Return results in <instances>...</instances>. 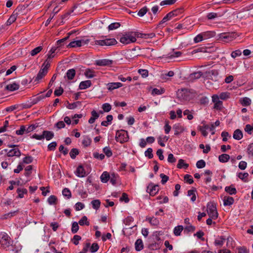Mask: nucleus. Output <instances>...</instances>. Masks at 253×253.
Listing matches in <instances>:
<instances>
[{"label":"nucleus","mask_w":253,"mask_h":253,"mask_svg":"<svg viewBox=\"0 0 253 253\" xmlns=\"http://www.w3.org/2000/svg\"><path fill=\"white\" fill-rule=\"evenodd\" d=\"M75 173L76 175L79 177H83L86 175L85 170L81 164L79 165L77 167Z\"/></svg>","instance_id":"f8f14e48"},{"label":"nucleus","mask_w":253,"mask_h":253,"mask_svg":"<svg viewBox=\"0 0 253 253\" xmlns=\"http://www.w3.org/2000/svg\"><path fill=\"white\" fill-rule=\"evenodd\" d=\"M42 46H38L33 50H31L30 54L32 56H34L38 54L39 52H40L42 50Z\"/></svg>","instance_id":"79ce46f5"},{"label":"nucleus","mask_w":253,"mask_h":253,"mask_svg":"<svg viewBox=\"0 0 253 253\" xmlns=\"http://www.w3.org/2000/svg\"><path fill=\"white\" fill-rule=\"evenodd\" d=\"M120 201H124L126 203H127L129 201V199L128 197V195L126 193L122 194V197L120 199Z\"/></svg>","instance_id":"bf43d9fd"},{"label":"nucleus","mask_w":253,"mask_h":253,"mask_svg":"<svg viewBox=\"0 0 253 253\" xmlns=\"http://www.w3.org/2000/svg\"><path fill=\"white\" fill-rule=\"evenodd\" d=\"M94 73L95 72L93 70L88 68L85 70L84 75L86 77L91 79L95 76Z\"/></svg>","instance_id":"c756f323"},{"label":"nucleus","mask_w":253,"mask_h":253,"mask_svg":"<svg viewBox=\"0 0 253 253\" xmlns=\"http://www.w3.org/2000/svg\"><path fill=\"white\" fill-rule=\"evenodd\" d=\"M176 1V0H165L161 2L160 5L163 6L165 5H172Z\"/></svg>","instance_id":"5fc2aeb1"},{"label":"nucleus","mask_w":253,"mask_h":253,"mask_svg":"<svg viewBox=\"0 0 253 253\" xmlns=\"http://www.w3.org/2000/svg\"><path fill=\"white\" fill-rule=\"evenodd\" d=\"M81 41L78 40L70 42L67 45V48H72L81 46Z\"/></svg>","instance_id":"c85d7f7f"},{"label":"nucleus","mask_w":253,"mask_h":253,"mask_svg":"<svg viewBox=\"0 0 253 253\" xmlns=\"http://www.w3.org/2000/svg\"><path fill=\"white\" fill-rule=\"evenodd\" d=\"M82 239L81 236L75 235L74 236L73 238L72 239V242L75 245H78L79 243V241Z\"/></svg>","instance_id":"6e6d98bb"},{"label":"nucleus","mask_w":253,"mask_h":253,"mask_svg":"<svg viewBox=\"0 0 253 253\" xmlns=\"http://www.w3.org/2000/svg\"><path fill=\"white\" fill-rule=\"evenodd\" d=\"M189 164L185 163L184 160L180 159L178 160V164H177L176 167L178 169H186L189 167Z\"/></svg>","instance_id":"6ab92c4d"},{"label":"nucleus","mask_w":253,"mask_h":253,"mask_svg":"<svg viewBox=\"0 0 253 253\" xmlns=\"http://www.w3.org/2000/svg\"><path fill=\"white\" fill-rule=\"evenodd\" d=\"M50 66V64L49 63V61H47V59H46L42 65V67H43L41 68L39 71L37 76L35 79V82H38L39 80L42 79L47 74L48 69Z\"/></svg>","instance_id":"7ed1b4c3"},{"label":"nucleus","mask_w":253,"mask_h":253,"mask_svg":"<svg viewBox=\"0 0 253 253\" xmlns=\"http://www.w3.org/2000/svg\"><path fill=\"white\" fill-rule=\"evenodd\" d=\"M248 176L249 174L247 172H239L238 174V177L245 182H248Z\"/></svg>","instance_id":"2f4dec72"},{"label":"nucleus","mask_w":253,"mask_h":253,"mask_svg":"<svg viewBox=\"0 0 253 253\" xmlns=\"http://www.w3.org/2000/svg\"><path fill=\"white\" fill-rule=\"evenodd\" d=\"M110 182L112 185H115L118 180H120V176L118 174L113 172L110 175Z\"/></svg>","instance_id":"dca6fc26"},{"label":"nucleus","mask_w":253,"mask_h":253,"mask_svg":"<svg viewBox=\"0 0 253 253\" xmlns=\"http://www.w3.org/2000/svg\"><path fill=\"white\" fill-rule=\"evenodd\" d=\"M242 51L240 49H237L232 52L231 56L232 58H235L236 57L239 56L241 55Z\"/></svg>","instance_id":"69168bd1"},{"label":"nucleus","mask_w":253,"mask_h":253,"mask_svg":"<svg viewBox=\"0 0 253 253\" xmlns=\"http://www.w3.org/2000/svg\"><path fill=\"white\" fill-rule=\"evenodd\" d=\"M146 191L149 193L150 196H154L158 193L159 191V185L150 182L147 187Z\"/></svg>","instance_id":"1a4fd4ad"},{"label":"nucleus","mask_w":253,"mask_h":253,"mask_svg":"<svg viewBox=\"0 0 253 253\" xmlns=\"http://www.w3.org/2000/svg\"><path fill=\"white\" fill-rule=\"evenodd\" d=\"M115 139L121 144L128 141L129 135L127 130L120 129L116 131Z\"/></svg>","instance_id":"f257e3e1"},{"label":"nucleus","mask_w":253,"mask_h":253,"mask_svg":"<svg viewBox=\"0 0 253 253\" xmlns=\"http://www.w3.org/2000/svg\"><path fill=\"white\" fill-rule=\"evenodd\" d=\"M126 35L128 36L127 38H128L129 43L135 42L136 41V32H128L126 33Z\"/></svg>","instance_id":"ddd939ff"},{"label":"nucleus","mask_w":253,"mask_h":253,"mask_svg":"<svg viewBox=\"0 0 253 253\" xmlns=\"http://www.w3.org/2000/svg\"><path fill=\"white\" fill-rule=\"evenodd\" d=\"M177 98L182 101H190V90L186 88H181L177 91Z\"/></svg>","instance_id":"39448f33"},{"label":"nucleus","mask_w":253,"mask_h":253,"mask_svg":"<svg viewBox=\"0 0 253 253\" xmlns=\"http://www.w3.org/2000/svg\"><path fill=\"white\" fill-rule=\"evenodd\" d=\"M78 223L81 226H83L84 225H86L88 226L89 225V222L87 220V218L86 216H83L82 218L79 220Z\"/></svg>","instance_id":"58836bf2"},{"label":"nucleus","mask_w":253,"mask_h":253,"mask_svg":"<svg viewBox=\"0 0 253 253\" xmlns=\"http://www.w3.org/2000/svg\"><path fill=\"white\" fill-rule=\"evenodd\" d=\"M236 36V34L235 33H221L218 35L217 40L223 42H228L235 39Z\"/></svg>","instance_id":"0eeeda50"},{"label":"nucleus","mask_w":253,"mask_h":253,"mask_svg":"<svg viewBox=\"0 0 253 253\" xmlns=\"http://www.w3.org/2000/svg\"><path fill=\"white\" fill-rule=\"evenodd\" d=\"M160 176L162 178L161 183L162 184H165L169 180V176L164 173L160 174Z\"/></svg>","instance_id":"338daca9"},{"label":"nucleus","mask_w":253,"mask_h":253,"mask_svg":"<svg viewBox=\"0 0 253 253\" xmlns=\"http://www.w3.org/2000/svg\"><path fill=\"white\" fill-rule=\"evenodd\" d=\"M47 201L49 205H56L57 204V198L54 195H51L48 198Z\"/></svg>","instance_id":"37998d69"},{"label":"nucleus","mask_w":253,"mask_h":253,"mask_svg":"<svg viewBox=\"0 0 253 253\" xmlns=\"http://www.w3.org/2000/svg\"><path fill=\"white\" fill-rule=\"evenodd\" d=\"M183 230V227L182 225H178L176 226L173 231L174 234L175 236H179L181 232Z\"/></svg>","instance_id":"a19ab883"},{"label":"nucleus","mask_w":253,"mask_h":253,"mask_svg":"<svg viewBox=\"0 0 253 253\" xmlns=\"http://www.w3.org/2000/svg\"><path fill=\"white\" fill-rule=\"evenodd\" d=\"M79 229V223L76 221L72 223L71 231L73 234L78 232Z\"/></svg>","instance_id":"a18cd8bd"},{"label":"nucleus","mask_w":253,"mask_h":253,"mask_svg":"<svg viewBox=\"0 0 253 253\" xmlns=\"http://www.w3.org/2000/svg\"><path fill=\"white\" fill-rule=\"evenodd\" d=\"M144 248L142 240L141 239H138L135 243V249L136 251H140Z\"/></svg>","instance_id":"4be33fe9"},{"label":"nucleus","mask_w":253,"mask_h":253,"mask_svg":"<svg viewBox=\"0 0 253 253\" xmlns=\"http://www.w3.org/2000/svg\"><path fill=\"white\" fill-rule=\"evenodd\" d=\"M76 75V71L74 69H71L67 71L66 73V77L69 80H73Z\"/></svg>","instance_id":"a878e982"},{"label":"nucleus","mask_w":253,"mask_h":253,"mask_svg":"<svg viewBox=\"0 0 253 253\" xmlns=\"http://www.w3.org/2000/svg\"><path fill=\"white\" fill-rule=\"evenodd\" d=\"M62 194L64 196L66 197L68 199H70L72 196L70 190L67 188H65L63 189L62 191Z\"/></svg>","instance_id":"49530a36"},{"label":"nucleus","mask_w":253,"mask_h":253,"mask_svg":"<svg viewBox=\"0 0 253 253\" xmlns=\"http://www.w3.org/2000/svg\"><path fill=\"white\" fill-rule=\"evenodd\" d=\"M13 241L6 233H0V247L5 249L12 245Z\"/></svg>","instance_id":"f03ea898"},{"label":"nucleus","mask_w":253,"mask_h":253,"mask_svg":"<svg viewBox=\"0 0 253 253\" xmlns=\"http://www.w3.org/2000/svg\"><path fill=\"white\" fill-rule=\"evenodd\" d=\"M203 75L201 71L194 72L191 73V82H193L197 79H199Z\"/></svg>","instance_id":"bb28decb"},{"label":"nucleus","mask_w":253,"mask_h":253,"mask_svg":"<svg viewBox=\"0 0 253 253\" xmlns=\"http://www.w3.org/2000/svg\"><path fill=\"white\" fill-rule=\"evenodd\" d=\"M43 139L45 138L46 140H50L54 136V134L52 131L48 130H43L42 131Z\"/></svg>","instance_id":"aec40b11"},{"label":"nucleus","mask_w":253,"mask_h":253,"mask_svg":"<svg viewBox=\"0 0 253 253\" xmlns=\"http://www.w3.org/2000/svg\"><path fill=\"white\" fill-rule=\"evenodd\" d=\"M16 192L18 194L16 197L17 198H23L24 197V194H27L28 191L26 188H17Z\"/></svg>","instance_id":"b1692460"},{"label":"nucleus","mask_w":253,"mask_h":253,"mask_svg":"<svg viewBox=\"0 0 253 253\" xmlns=\"http://www.w3.org/2000/svg\"><path fill=\"white\" fill-rule=\"evenodd\" d=\"M102 108L105 112H109L112 108L111 105L109 103H104L102 105Z\"/></svg>","instance_id":"4d7b16f0"},{"label":"nucleus","mask_w":253,"mask_h":253,"mask_svg":"<svg viewBox=\"0 0 253 253\" xmlns=\"http://www.w3.org/2000/svg\"><path fill=\"white\" fill-rule=\"evenodd\" d=\"M103 152L107 157H110L112 156V152L109 147H105L103 149Z\"/></svg>","instance_id":"09e8293b"},{"label":"nucleus","mask_w":253,"mask_h":253,"mask_svg":"<svg viewBox=\"0 0 253 253\" xmlns=\"http://www.w3.org/2000/svg\"><path fill=\"white\" fill-rule=\"evenodd\" d=\"M148 10L146 6H144L138 11L137 14L138 16L142 17L148 12Z\"/></svg>","instance_id":"8fccbe9b"},{"label":"nucleus","mask_w":253,"mask_h":253,"mask_svg":"<svg viewBox=\"0 0 253 253\" xmlns=\"http://www.w3.org/2000/svg\"><path fill=\"white\" fill-rule=\"evenodd\" d=\"M63 92V88L61 86H60L58 89H56L54 90V94L55 96H59L62 94Z\"/></svg>","instance_id":"680f3d73"},{"label":"nucleus","mask_w":253,"mask_h":253,"mask_svg":"<svg viewBox=\"0 0 253 253\" xmlns=\"http://www.w3.org/2000/svg\"><path fill=\"white\" fill-rule=\"evenodd\" d=\"M19 88V85L16 83H14L12 84L7 85L5 87V89L10 91H14L15 90H18Z\"/></svg>","instance_id":"4468645a"},{"label":"nucleus","mask_w":253,"mask_h":253,"mask_svg":"<svg viewBox=\"0 0 253 253\" xmlns=\"http://www.w3.org/2000/svg\"><path fill=\"white\" fill-rule=\"evenodd\" d=\"M18 212H19V210H16L15 211H14L12 212H10L9 213L5 214L3 215H2L1 219H6L8 218V217H11L14 216H15L18 213Z\"/></svg>","instance_id":"c9c22d12"},{"label":"nucleus","mask_w":253,"mask_h":253,"mask_svg":"<svg viewBox=\"0 0 253 253\" xmlns=\"http://www.w3.org/2000/svg\"><path fill=\"white\" fill-rule=\"evenodd\" d=\"M240 103L243 106H248L251 104V100L248 97H244L240 100Z\"/></svg>","instance_id":"4c0bfd02"},{"label":"nucleus","mask_w":253,"mask_h":253,"mask_svg":"<svg viewBox=\"0 0 253 253\" xmlns=\"http://www.w3.org/2000/svg\"><path fill=\"white\" fill-rule=\"evenodd\" d=\"M80 151L77 148H72L70 153V156L72 159H75L76 156L79 154Z\"/></svg>","instance_id":"f704fd0d"},{"label":"nucleus","mask_w":253,"mask_h":253,"mask_svg":"<svg viewBox=\"0 0 253 253\" xmlns=\"http://www.w3.org/2000/svg\"><path fill=\"white\" fill-rule=\"evenodd\" d=\"M71 35V33H68L67 36H66V37H65L62 39L59 40L56 42V45L58 46L60 45V47H61L62 46V45H63L64 42L65 41H66L67 40L69 39V38H70V36Z\"/></svg>","instance_id":"e433bc0d"},{"label":"nucleus","mask_w":253,"mask_h":253,"mask_svg":"<svg viewBox=\"0 0 253 253\" xmlns=\"http://www.w3.org/2000/svg\"><path fill=\"white\" fill-rule=\"evenodd\" d=\"M99 248V246L97 243H93L90 248V251L91 253H95L96 252Z\"/></svg>","instance_id":"3c124183"},{"label":"nucleus","mask_w":253,"mask_h":253,"mask_svg":"<svg viewBox=\"0 0 253 253\" xmlns=\"http://www.w3.org/2000/svg\"><path fill=\"white\" fill-rule=\"evenodd\" d=\"M7 146L9 148H13V149L9 150L6 156L8 157H11L13 156H17L19 157L21 155V152L17 147L19 146L18 145L15 144H8Z\"/></svg>","instance_id":"6e6552de"},{"label":"nucleus","mask_w":253,"mask_h":253,"mask_svg":"<svg viewBox=\"0 0 253 253\" xmlns=\"http://www.w3.org/2000/svg\"><path fill=\"white\" fill-rule=\"evenodd\" d=\"M225 191L231 195H235L237 192L236 189L234 187L233 185L225 187Z\"/></svg>","instance_id":"5701e85b"},{"label":"nucleus","mask_w":253,"mask_h":253,"mask_svg":"<svg viewBox=\"0 0 253 253\" xmlns=\"http://www.w3.org/2000/svg\"><path fill=\"white\" fill-rule=\"evenodd\" d=\"M91 203L92 205V208L95 210H98L101 205V202L99 200H94L91 201Z\"/></svg>","instance_id":"c03bdc74"},{"label":"nucleus","mask_w":253,"mask_h":253,"mask_svg":"<svg viewBox=\"0 0 253 253\" xmlns=\"http://www.w3.org/2000/svg\"><path fill=\"white\" fill-rule=\"evenodd\" d=\"M207 211L210 217L212 218L213 219H216L218 217V214L217 211L215 204L211 202L207 204Z\"/></svg>","instance_id":"20e7f679"},{"label":"nucleus","mask_w":253,"mask_h":253,"mask_svg":"<svg viewBox=\"0 0 253 253\" xmlns=\"http://www.w3.org/2000/svg\"><path fill=\"white\" fill-rule=\"evenodd\" d=\"M33 161V158L31 156H27L23 158V163L26 164H29L32 163Z\"/></svg>","instance_id":"13d9d810"},{"label":"nucleus","mask_w":253,"mask_h":253,"mask_svg":"<svg viewBox=\"0 0 253 253\" xmlns=\"http://www.w3.org/2000/svg\"><path fill=\"white\" fill-rule=\"evenodd\" d=\"M218 159L219 162L221 163H225L230 159V156L226 154H223L219 156Z\"/></svg>","instance_id":"7c9ffc66"},{"label":"nucleus","mask_w":253,"mask_h":253,"mask_svg":"<svg viewBox=\"0 0 253 253\" xmlns=\"http://www.w3.org/2000/svg\"><path fill=\"white\" fill-rule=\"evenodd\" d=\"M128 36L126 35V33L123 35V36L120 38V41L123 44H128V38H127Z\"/></svg>","instance_id":"052dcab7"},{"label":"nucleus","mask_w":253,"mask_h":253,"mask_svg":"<svg viewBox=\"0 0 253 253\" xmlns=\"http://www.w3.org/2000/svg\"><path fill=\"white\" fill-rule=\"evenodd\" d=\"M33 169V166L29 165L26 167L25 169V172L24 173V175L26 176H29L32 173V170Z\"/></svg>","instance_id":"de8ad7c7"},{"label":"nucleus","mask_w":253,"mask_h":253,"mask_svg":"<svg viewBox=\"0 0 253 253\" xmlns=\"http://www.w3.org/2000/svg\"><path fill=\"white\" fill-rule=\"evenodd\" d=\"M121 26V24L119 22H115L111 23L108 26L109 30H113L117 29Z\"/></svg>","instance_id":"864d4df0"},{"label":"nucleus","mask_w":253,"mask_h":253,"mask_svg":"<svg viewBox=\"0 0 253 253\" xmlns=\"http://www.w3.org/2000/svg\"><path fill=\"white\" fill-rule=\"evenodd\" d=\"M144 153L145 156L149 159H152L153 158V149L151 148H148Z\"/></svg>","instance_id":"603ef678"},{"label":"nucleus","mask_w":253,"mask_h":253,"mask_svg":"<svg viewBox=\"0 0 253 253\" xmlns=\"http://www.w3.org/2000/svg\"><path fill=\"white\" fill-rule=\"evenodd\" d=\"M138 72L143 78H146L148 76V71L146 69H139Z\"/></svg>","instance_id":"774afa93"},{"label":"nucleus","mask_w":253,"mask_h":253,"mask_svg":"<svg viewBox=\"0 0 253 253\" xmlns=\"http://www.w3.org/2000/svg\"><path fill=\"white\" fill-rule=\"evenodd\" d=\"M91 141V139L88 136H86L82 141V144L85 147H88L90 145Z\"/></svg>","instance_id":"473e14b6"},{"label":"nucleus","mask_w":253,"mask_h":253,"mask_svg":"<svg viewBox=\"0 0 253 253\" xmlns=\"http://www.w3.org/2000/svg\"><path fill=\"white\" fill-rule=\"evenodd\" d=\"M165 91V89L164 88H161L160 89L155 88L152 90V94L154 95H160L163 94Z\"/></svg>","instance_id":"ea45409f"},{"label":"nucleus","mask_w":253,"mask_h":253,"mask_svg":"<svg viewBox=\"0 0 253 253\" xmlns=\"http://www.w3.org/2000/svg\"><path fill=\"white\" fill-rule=\"evenodd\" d=\"M206 166V162L203 160L198 161L196 163V167L198 169H202Z\"/></svg>","instance_id":"e2e57ef3"},{"label":"nucleus","mask_w":253,"mask_h":253,"mask_svg":"<svg viewBox=\"0 0 253 253\" xmlns=\"http://www.w3.org/2000/svg\"><path fill=\"white\" fill-rule=\"evenodd\" d=\"M182 53L180 51H174V49L172 50V52L169 53L168 54V58L171 59L173 57H178L181 55Z\"/></svg>","instance_id":"72a5a7b5"},{"label":"nucleus","mask_w":253,"mask_h":253,"mask_svg":"<svg viewBox=\"0 0 253 253\" xmlns=\"http://www.w3.org/2000/svg\"><path fill=\"white\" fill-rule=\"evenodd\" d=\"M57 146V143L55 141L52 142L49 144L47 146L48 151H54Z\"/></svg>","instance_id":"0e129e2a"},{"label":"nucleus","mask_w":253,"mask_h":253,"mask_svg":"<svg viewBox=\"0 0 253 253\" xmlns=\"http://www.w3.org/2000/svg\"><path fill=\"white\" fill-rule=\"evenodd\" d=\"M216 50V47L214 46H209V47H200L197 49L193 50L191 53L193 54L194 53H197V52H208L211 53L215 51Z\"/></svg>","instance_id":"9d476101"},{"label":"nucleus","mask_w":253,"mask_h":253,"mask_svg":"<svg viewBox=\"0 0 253 253\" xmlns=\"http://www.w3.org/2000/svg\"><path fill=\"white\" fill-rule=\"evenodd\" d=\"M202 35L203 36L204 40L210 39L214 37L215 36V32L214 31H207L202 32Z\"/></svg>","instance_id":"f3484780"},{"label":"nucleus","mask_w":253,"mask_h":253,"mask_svg":"<svg viewBox=\"0 0 253 253\" xmlns=\"http://www.w3.org/2000/svg\"><path fill=\"white\" fill-rule=\"evenodd\" d=\"M114 61L108 59H99L95 61V64L100 66H111Z\"/></svg>","instance_id":"9b49d317"},{"label":"nucleus","mask_w":253,"mask_h":253,"mask_svg":"<svg viewBox=\"0 0 253 253\" xmlns=\"http://www.w3.org/2000/svg\"><path fill=\"white\" fill-rule=\"evenodd\" d=\"M110 178V175L107 171H104L100 176V179L102 182L107 183Z\"/></svg>","instance_id":"412c9836"},{"label":"nucleus","mask_w":253,"mask_h":253,"mask_svg":"<svg viewBox=\"0 0 253 253\" xmlns=\"http://www.w3.org/2000/svg\"><path fill=\"white\" fill-rule=\"evenodd\" d=\"M234 202V199L233 197L230 196H225L223 199V205L224 206H231Z\"/></svg>","instance_id":"a211bd4d"},{"label":"nucleus","mask_w":253,"mask_h":253,"mask_svg":"<svg viewBox=\"0 0 253 253\" xmlns=\"http://www.w3.org/2000/svg\"><path fill=\"white\" fill-rule=\"evenodd\" d=\"M173 129L174 130L175 135H178L180 133L183 132V128L179 124H175L173 126Z\"/></svg>","instance_id":"cd10ccee"},{"label":"nucleus","mask_w":253,"mask_h":253,"mask_svg":"<svg viewBox=\"0 0 253 253\" xmlns=\"http://www.w3.org/2000/svg\"><path fill=\"white\" fill-rule=\"evenodd\" d=\"M95 44L100 46H111L116 44L118 42L114 38H106L104 40L95 41Z\"/></svg>","instance_id":"423d86ee"},{"label":"nucleus","mask_w":253,"mask_h":253,"mask_svg":"<svg viewBox=\"0 0 253 253\" xmlns=\"http://www.w3.org/2000/svg\"><path fill=\"white\" fill-rule=\"evenodd\" d=\"M91 84V82L90 80L82 81L80 83L79 87L80 89H85L90 87Z\"/></svg>","instance_id":"2eb2a0df"},{"label":"nucleus","mask_w":253,"mask_h":253,"mask_svg":"<svg viewBox=\"0 0 253 253\" xmlns=\"http://www.w3.org/2000/svg\"><path fill=\"white\" fill-rule=\"evenodd\" d=\"M233 137L235 139L238 140L241 139L243 138V133L242 131L239 129H237L234 131Z\"/></svg>","instance_id":"393cba45"}]
</instances>
